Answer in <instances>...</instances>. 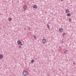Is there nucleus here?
Here are the masks:
<instances>
[{"instance_id": "12", "label": "nucleus", "mask_w": 76, "mask_h": 76, "mask_svg": "<svg viewBox=\"0 0 76 76\" xmlns=\"http://www.w3.org/2000/svg\"><path fill=\"white\" fill-rule=\"evenodd\" d=\"M9 21H11V20H12V18H10L9 19Z\"/></svg>"}, {"instance_id": "18", "label": "nucleus", "mask_w": 76, "mask_h": 76, "mask_svg": "<svg viewBox=\"0 0 76 76\" xmlns=\"http://www.w3.org/2000/svg\"><path fill=\"white\" fill-rule=\"evenodd\" d=\"M64 34H62V35H64Z\"/></svg>"}, {"instance_id": "3", "label": "nucleus", "mask_w": 76, "mask_h": 76, "mask_svg": "<svg viewBox=\"0 0 76 76\" xmlns=\"http://www.w3.org/2000/svg\"><path fill=\"white\" fill-rule=\"evenodd\" d=\"M42 42L43 44H44L45 43V42H46V40L45 39H44L42 40Z\"/></svg>"}, {"instance_id": "21", "label": "nucleus", "mask_w": 76, "mask_h": 76, "mask_svg": "<svg viewBox=\"0 0 76 76\" xmlns=\"http://www.w3.org/2000/svg\"><path fill=\"white\" fill-rule=\"evenodd\" d=\"M63 37H64V35H62Z\"/></svg>"}, {"instance_id": "8", "label": "nucleus", "mask_w": 76, "mask_h": 76, "mask_svg": "<svg viewBox=\"0 0 76 76\" xmlns=\"http://www.w3.org/2000/svg\"><path fill=\"white\" fill-rule=\"evenodd\" d=\"M59 31L60 32H63V29L62 28H60Z\"/></svg>"}, {"instance_id": "11", "label": "nucleus", "mask_w": 76, "mask_h": 76, "mask_svg": "<svg viewBox=\"0 0 76 76\" xmlns=\"http://www.w3.org/2000/svg\"><path fill=\"white\" fill-rule=\"evenodd\" d=\"M33 37L35 39H36V38H37V37H36V36H35V35H34Z\"/></svg>"}, {"instance_id": "2", "label": "nucleus", "mask_w": 76, "mask_h": 76, "mask_svg": "<svg viewBox=\"0 0 76 76\" xmlns=\"http://www.w3.org/2000/svg\"><path fill=\"white\" fill-rule=\"evenodd\" d=\"M18 45H22V42L19 40L18 41Z\"/></svg>"}, {"instance_id": "10", "label": "nucleus", "mask_w": 76, "mask_h": 76, "mask_svg": "<svg viewBox=\"0 0 76 76\" xmlns=\"http://www.w3.org/2000/svg\"><path fill=\"white\" fill-rule=\"evenodd\" d=\"M0 58L1 59L3 58V56L1 55H0Z\"/></svg>"}, {"instance_id": "15", "label": "nucleus", "mask_w": 76, "mask_h": 76, "mask_svg": "<svg viewBox=\"0 0 76 76\" xmlns=\"http://www.w3.org/2000/svg\"><path fill=\"white\" fill-rule=\"evenodd\" d=\"M67 50H66V51H64V53H67Z\"/></svg>"}, {"instance_id": "9", "label": "nucleus", "mask_w": 76, "mask_h": 76, "mask_svg": "<svg viewBox=\"0 0 76 76\" xmlns=\"http://www.w3.org/2000/svg\"><path fill=\"white\" fill-rule=\"evenodd\" d=\"M47 26L48 29H49L50 28V26H49V25H48V24L47 25Z\"/></svg>"}, {"instance_id": "5", "label": "nucleus", "mask_w": 76, "mask_h": 76, "mask_svg": "<svg viewBox=\"0 0 76 76\" xmlns=\"http://www.w3.org/2000/svg\"><path fill=\"white\" fill-rule=\"evenodd\" d=\"M65 12L66 13H69V10L68 9H67L66 10Z\"/></svg>"}, {"instance_id": "13", "label": "nucleus", "mask_w": 76, "mask_h": 76, "mask_svg": "<svg viewBox=\"0 0 76 76\" xmlns=\"http://www.w3.org/2000/svg\"><path fill=\"white\" fill-rule=\"evenodd\" d=\"M34 60H32L31 61V63H34Z\"/></svg>"}, {"instance_id": "1", "label": "nucleus", "mask_w": 76, "mask_h": 76, "mask_svg": "<svg viewBox=\"0 0 76 76\" xmlns=\"http://www.w3.org/2000/svg\"><path fill=\"white\" fill-rule=\"evenodd\" d=\"M23 75L24 76H27L28 75V72L26 71H24L23 72Z\"/></svg>"}, {"instance_id": "17", "label": "nucleus", "mask_w": 76, "mask_h": 76, "mask_svg": "<svg viewBox=\"0 0 76 76\" xmlns=\"http://www.w3.org/2000/svg\"><path fill=\"white\" fill-rule=\"evenodd\" d=\"M73 64L75 65V62H73Z\"/></svg>"}, {"instance_id": "19", "label": "nucleus", "mask_w": 76, "mask_h": 76, "mask_svg": "<svg viewBox=\"0 0 76 76\" xmlns=\"http://www.w3.org/2000/svg\"><path fill=\"white\" fill-rule=\"evenodd\" d=\"M26 29V28H24V29Z\"/></svg>"}, {"instance_id": "16", "label": "nucleus", "mask_w": 76, "mask_h": 76, "mask_svg": "<svg viewBox=\"0 0 76 76\" xmlns=\"http://www.w3.org/2000/svg\"><path fill=\"white\" fill-rule=\"evenodd\" d=\"M19 48H21V46H19Z\"/></svg>"}, {"instance_id": "4", "label": "nucleus", "mask_w": 76, "mask_h": 76, "mask_svg": "<svg viewBox=\"0 0 76 76\" xmlns=\"http://www.w3.org/2000/svg\"><path fill=\"white\" fill-rule=\"evenodd\" d=\"M27 6H24L23 7V8L24 10H26V9H27Z\"/></svg>"}, {"instance_id": "7", "label": "nucleus", "mask_w": 76, "mask_h": 76, "mask_svg": "<svg viewBox=\"0 0 76 76\" xmlns=\"http://www.w3.org/2000/svg\"><path fill=\"white\" fill-rule=\"evenodd\" d=\"M33 8H34V9H35L36 8H37V5H34L33 6Z\"/></svg>"}, {"instance_id": "6", "label": "nucleus", "mask_w": 76, "mask_h": 76, "mask_svg": "<svg viewBox=\"0 0 76 76\" xmlns=\"http://www.w3.org/2000/svg\"><path fill=\"white\" fill-rule=\"evenodd\" d=\"M66 16L68 17L70 16H71V14L70 13L67 14H66Z\"/></svg>"}, {"instance_id": "14", "label": "nucleus", "mask_w": 76, "mask_h": 76, "mask_svg": "<svg viewBox=\"0 0 76 76\" xmlns=\"http://www.w3.org/2000/svg\"><path fill=\"white\" fill-rule=\"evenodd\" d=\"M70 21V22H71V20H72L70 18H69L68 19Z\"/></svg>"}, {"instance_id": "20", "label": "nucleus", "mask_w": 76, "mask_h": 76, "mask_svg": "<svg viewBox=\"0 0 76 76\" xmlns=\"http://www.w3.org/2000/svg\"><path fill=\"white\" fill-rule=\"evenodd\" d=\"M61 0V1H63V0Z\"/></svg>"}]
</instances>
